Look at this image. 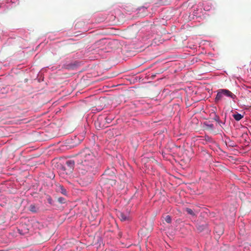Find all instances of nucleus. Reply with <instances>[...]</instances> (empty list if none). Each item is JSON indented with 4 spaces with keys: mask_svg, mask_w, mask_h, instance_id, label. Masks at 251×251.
Instances as JSON below:
<instances>
[{
    "mask_svg": "<svg viewBox=\"0 0 251 251\" xmlns=\"http://www.w3.org/2000/svg\"><path fill=\"white\" fill-rule=\"evenodd\" d=\"M75 161L78 165V171L82 184L88 185L92 181L97 172L96 156L91 150L85 148L76 154Z\"/></svg>",
    "mask_w": 251,
    "mask_h": 251,
    "instance_id": "obj_1",
    "label": "nucleus"
},
{
    "mask_svg": "<svg viewBox=\"0 0 251 251\" xmlns=\"http://www.w3.org/2000/svg\"><path fill=\"white\" fill-rule=\"evenodd\" d=\"M118 216L120 220L122 221H125L128 219V217L123 212H120L118 214Z\"/></svg>",
    "mask_w": 251,
    "mask_h": 251,
    "instance_id": "obj_6",
    "label": "nucleus"
},
{
    "mask_svg": "<svg viewBox=\"0 0 251 251\" xmlns=\"http://www.w3.org/2000/svg\"><path fill=\"white\" fill-rule=\"evenodd\" d=\"M55 190L57 192L61 193V194L66 195L67 191L64 187L59 184H56Z\"/></svg>",
    "mask_w": 251,
    "mask_h": 251,
    "instance_id": "obj_5",
    "label": "nucleus"
},
{
    "mask_svg": "<svg viewBox=\"0 0 251 251\" xmlns=\"http://www.w3.org/2000/svg\"><path fill=\"white\" fill-rule=\"evenodd\" d=\"M115 171L114 168L106 169L101 176V182L111 186L115 185L116 176Z\"/></svg>",
    "mask_w": 251,
    "mask_h": 251,
    "instance_id": "obj_2",
    "label": "nucleus"
},
{
    "mask_svg": "<svg viewBox=\"0 0 251 251\" xmlns=\"http://www.w3.org/2000/svg\"><path fill=\"white\" fill-rule=\"evenodd\" d=\"M165 221L168 223H171L172 221V219L170 216L167 215L166 216L165 218Z\"/></svg>",
    "mask_w": 251,
    "mask_h": 251,
    "instance_id": "obj_10",
    "label": "nucleus"
},
{
    "mask_svg": "<svg viewBox=\"0 0 251 251\" xmlns=\"http://www.w3.org/2000/svg\"><path fill=\"white\" fill-rule=\"evenodd\" d=\"M215 120L217 121H218L219 122V117H217L216 119H215Z\"/></svg>",
    "mask_w": 251,
    "mask_h": 251,
    "instance_id": "obj_17",
    "label": "nucleus"
},
{
    "mask_svg": "<svg viewBox=\"0 0 251 251\" xmlns=\"http://www.w3.org/2000/svg\"><path fill=\"white\" fill-rule=\"evenodd\" d=\"M75 160H69L66 161L65 163L61 167L62 170L67 175L72 173L75 165Z\"/></svg>",
    "mask_w": 251,
    "mask_h": 251,
    "instance_id": "obj_4",
    "label": "nucleus"
},
{
    "mask_svg": "<svg viewBox=\"0 0 251 251\" xmlns=\"http://www.w3.org/2000/svg\"><path fill=\"white\" fill-rule=\"evenodd\" d=\"M57 201L60 203H64L66 201L65 199L63 197L58 198Z\"/></svg>",
    "mask_w": 251,
    "mask_h": 251,
    "instance_id": "obj_11",
    "label": "nucleus"
},
{
    "mask_svg": "<svg viewBox=\"0 0 251 251\" xmlns=\"http://www.w3.org/2000/svg\"><path fill=\"white\" fill-rule=\"evenodd\" d=\"M217 228V227H215V231H216L217 232H218V231H216Z\"/></svg>",
    "mask_w": 251,
    "mask_h": 251,
    "instance_id": "obj_18",
    "label": "nucleus"
},
{
    "mask_svg": "<svg viewBox=\"0 0 251 251\" xmlns=\"http://www.w3.org/2000/svg\"><path fill=\"white\" fill-rule=\"evenodd\" d=\"M105 122L108 123V124H109L112 121V119L111 118H109V117H106L105 119Z\"/></svg>",
    "mask_w": 251,
    "mask_h": 251,
    "instance_id": "obj_12",
    "label": "nucleus"
},
{
    "mask_svg": "<svg viewBox=\"0 0 251 251\" xmlns=\"http://www.w3.org/2000/svg\"><path fill=\"white\" fill-rule=\"evenodd\" d=\"M203 226H199L198 227V229L200 231H202L203 229Z\"/></svg>",
    "mask_w": 251,
    "mask_h": 251,
    "instance_id": "obj_14",
    "label": "nucleus"
},
{
    "mask_svg": "<svg viewBox=\"0 0 251 251\" xmlns=\"http://www.w3.org/2000/svg\"><path fill=\"white\" fill-rule=\"evenodd\" d=\"M223 233V228H222V230L219 232V234H222Z\"/></svg>",
    "mask_w": 251,
    "mask_h": 251,
    "instance_id": "obj_16",
    "label": "nucleus"
},
{
    "mask_svg": "<svg viewBox=\"0 0 251 251\" xmlns=\"http://www.w3.org/2000/svg\"><path fill=\"white\" fill-rule=\"evenodd\" d=\"M51 200H51V198H50V197L48 199V201L50 203H51Z\"/></svg>",
    "mask_w": 251,
    "mask_h": 251,
    "instance_id": "obj_15",
    "label": "nucleus"
},
{
    "mask_svg": "<svg viewBox=\"0 0 251 251\" xmlns=\"http://www.w3.org/2000/svg\"><path fill=\"white\" fill-rule=\"evenodd\" d=\"M29 210L33 213H36L39 210V208L34 204H31L29 207Z\"/></svg>",
    "mask_w": 251,
    "mask_h": 251,
    "instance_id": "obj_7",
    "label": "nucleus"
},
{
    "mask_svg": "<svg viewBox=\"0 0 251 251\" xmlns=\"http://www.w3.org/2000/svg\"><path fill=\"white\" fill-rule=\"evenodd\" d=\"M224 96L229 97L233 100L236 98V95L233 94L229 90L227 89H221L218 91L217 95L215 99V101L216 102H218L219 101L222 100Z\"/></svg>",
    "mask_w": 251,
    "mask_h": 251,
    "instance_id": "obj_3",
    "label": "nucleus"
},
{
    "mask_svg": "<svg viewBox=\"0 0 251 251\" xmlns=\"http://www.w3.org/2000/svg\"><path fill=\"white\" fill-rule=\"evenodd\" d=\"M185 211L187 212L188 214H190L191 215H192V216H195V213L190 208H186V209H185Z\"/></svg>",
    "mask_w": 251,
    "mask_h": 251,
    "instance_id": "obj_9",
    "label": "nucleus"
},
{
    "mask_svg": "<svg viewBox=\"0 0 251 251\" xmlns=\"http://www.w3.org/2000/svg\"><path fill=\"white\" fill-rule=\"evenodd\" d=\"M233 117L235 120L238 121L243 117V115L236 112L235 114L233 115Z\"/></svg>",
    "mask_w": 251,
    "mask_h": 251,
    "instance_id": "obj_8",
    "label": "nucleus"
},
{
    "mask_svg": "<svg viewBox=\"0 0 251 251\" xmlns=\"http://www.w3.org/2000/svg\"><path fill=\"white\" fill-rule=\"evenodd\" d=\"M19 232L21 234H24L25 233H26L27 232V230H25V231L24 232H22L21 231H23V229H18Z\"/></svg>",
    "mask_w": 251,
    "mask_h": 251,
    "instance_id": "obj_13",
    "label": "nucleus"
}]
</instances>
